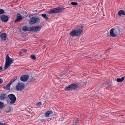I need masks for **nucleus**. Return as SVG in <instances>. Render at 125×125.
<instances>
[{
    "mask_svg": "<svg viewBox=\"0 0 125 125\" xmlns=\"http://www.w3.org/2000/svg\"><path fill=\"white\" fill-rule=\"evenodd\" d=\"M121 30L119 28L112 29L110 31V34L112 37H115L119 35Z\"/></svg>",
    "mask_w": 125,
    "mask_h": 125,
    "instance_id": "obj_1",
    "label": "nucleus"
},
{
    "mask_svg": "<svg viewBox=\"0 0 125 125\" xmlns=\"http://www.w3.org/2000/svg\"><path fill=\"white\" fill-rule=\"evenodd\" d=\"M14 60L13 59L10 58L8 55L7 54L6 57L4 67V70H6L8 68L12 63V62Z\"/></svg>",
    "mask_w": 125,
    "mask_h": 125,
    "instance_id": "obj_2",
    "label": "nucleus"
},
{
    "mask_svg": "<svg viewBox=\"0 0 125 125\" xmlns=\"http://www.w3.org/2000/svg\"><path fill=\"white\" fill-rule=\"evenodd\" d=\"M82 31L83 30L81 29L73 30L70 32V35L72 37L78 36L81 34Z\"/></svg>",
    "mask_w": 125,
    "mask_h": 125,
    "instance_id": "obj_3",
    "label": "nucleus"
},
{
    "mask_svg": "<svg viewBox=\"0 0 125 125\" xmlns=\"http://www.w3.org/2000/svg\"><path fill=\"white\" fill-rule=\"evenodd\" d=\"M79 86L77 84L74 83L72 84L65 87V90L66 91H72L76 89Z\"/></svg>",
    "mask_w": 125,
    "mask_h": 125,
    "instance_id": "obj_4",
    "label": "nucleus"
},
{
    "mask_svg": "<svg viewBox=\"0 0 125 125\" xmlns=\"http://www.w3.org/2000/svg\"><path fill=\"white\" fill-rule=\"evenodd\" d=\"M25 87L24 83L20 82L18 83L16 85L15 88L17 91H20L23 89Z\"/></svg>",
    "mask_w": 125,
    "mask_h": 125,
    "instance_id": "obj_5",
    "label": "nucleus"
},
{
    "mask_svg": "<svg viewBox=\"0 0 125 125\" xmlns=\"http://www.w3.org/2000/svg\"><path fill=\"white\" fill-rule=\"evenodd\" d=\"M63 9L60 8H57L48 11V13L50 14H52L53 13H56L60 12L62 11Z\"/></svg>",
    "mask_w": 125,
    "mask_h": 125,
    "instance_id": "obj_6",
    "label": "nucleus"
},
{
    "mask_svg": "<svg viewBox=\"0 0 125 125\" xmlns=\"http://www.w3.org/2000/svg\"><path fill=\"white\" fill-rule=\"evenodd\" d=\"M40 20L38 18H35L34 17H32L30 19L29 23L31 25L37 22H39Z\"/></svg>",
    "mask_w": 125,
    "mask_h": 125,
    "instance_id": "obj_7",
    "label": "nucleus"
},
{
    "mask_svg": "<svg viewBox=\"0 0 125 125\" xmlns=\"http://www.w3.org/2000/svg\"><path fill=\"white\" fill-rule=\"evenodd\" d=\"M8 96L9 97L11 101L10 102V104H14L16 101V99L15 96L13 94H10L8 95Z\"/></svg>",
    "mask_w": 125,
    "mask_h": 125,
    "instance_id": "obj_8",
    "label": "nucleus"
},
{
    "mask_svg": "<svg viewBox=\"0 0 125 125\" xmlns=\"http://www.w3.org/2000/svg\"><path fill=\"white\" fill-rule=\"evenodd\" d=\"M42 27V26H36L31 27V31H33L34 32L39 31L40 30Z\"/></svg>",
    "mask_w": 125,
    "mask_h": 125,
    "instance_id": "obj_9",
    "label": "nucleus"
},
{
    "mask_svg": "<svg viewBox=\"0 0 125 125\" xmlns=\"http://www.w3.org/2000/svg\"><path fill=\"white\" fill-rule=\"evenodd\" d=\"M29 78V77L27 75H23L21 77L20 80L22 81L25 82L28 80Z\"/></svg>",
    "mask_w": 125,
    "mask_h": 125,
    "instance_id": "obj_10",
    "label": "nucleus"
},
{
    "mask_svg": "<svg viewBox=\"0 0 125 125\" xmlns=\"http://www.w3.org/2000/svg\"><path fill=\"white\" fill-rule=\"evenodd\" d=\"M0 19L3 22H6L8 21V17L6 16L2 15L1 16Z\"/></svg>",
    "mask_w": 125,
    "mask_h": 125,
    "instance_id": "obj_11",
    "label": "nucleus"
},
{
    "mask_svg": "<svg viewBox=\"0 0 125 125\" xmlns=\"http://www.w3.org/2000/svg\"><path fill=\"white\" fill-rule=\"evenodd\" d=\"M53 114V112L51 110L48 111L45 113V116L47 117H49L50 116H52Z\"/></svg>",
    "mask_w": 125,
    "mask_h": 125,
    "instance_id": "obj_12",
    "label": "nucleus"
},
{
    "mask_svg": "<svg viewBox=\"0 0 125 125\" xmlns=\"http://www.w3.org/2000/svg\"><path fill=\"white\" fill-rule=\"evenodd\" d=\"M22 19L21 15L18 13L17 15V18L15 21V22H17L20 21Z\"/></svg>",
    "mask_w": 125,
    "mask_h": 125,
    "instance_id": "obj_13",
    "label": "nucleus"
},
{
    "mask_svg": "<svg viewBox=\"0 0 125 125\" xmlns=\"http://www.w3.org/2000/svg\"><path fill=\"white\" fill-rule=\"evenodd\" d=\"M0 38L1 41L5 40L6 39V33H4L1 34L0 35Z\"/></svg>",
    "mask_w": 125,
    "mask_h": 125,
    "instance_id": "obj_14",
    "label": "nucleus"
},
{
    "mask_svg": "<svg viewBox=\"0 0 125 125\" xmlns=\"http://www.w3.org/2000/svg\"><path fill=\"white\" fill-rule=\"evenodd\" d=\"M22 30L24 31H31V27H28L27 26H23L22 27Z\"/></svg>",
    "mask_w": 125,
    "mask_h": 125,
    "instance_id": "obj_15",
    "label": "nucleus"
},
{
    "mask_svg": "<svg viewBox=\"0 0 125 125\" xmlns=\"http://www.w3.org/2000/svg\"><path fill=\"white\" fill-rule=\"evenodd\" d=\"M125 78V77H123L121 78H118L116 79V81L118 83L122 82Z\"/></svg>",
    "mask_w": 125,
    "mask_h": 125,
    "instance_id": "obj_16",
    "label": "nucleus"
},
{
    "mask_svg": "<svg viewBox=\"0 0 125 125\" xmlns=\"http://www.w3.org/2000/svg\"><path fill=\"white\" fill-rule=\"evenodd\" d=\"M118 14L119 16H121L122 15H125V13L124 11L121 10L119 11L118 12Z\"/></svg>",
    "mask_w": 125,
    "mask_h": 125,
    "instance_id": "obj_17",
    "label": "nucleus"
},
{
    "mask_svg": "<svg viewBox=\"0 0 125 125\" xmlns=\"http://www.w3.org/2000/svg\"><path fill=\"white\" fill-rule=\"evenodd\" d=\"M6 95L5 94H2L0 96V99L1 100L4 99L6 98Z\"/></svg>",
    "mask_w": 125,
    "mask_h": 125,
    "instance_id": "obj_18",
    "label": "nucleus"
},
{
    "mask_svg": "<svg viewBox=\"0 0 125 125\" xmlns=\"http://www.w3.org/2000/svg\"><path fill=\"white\" fill-rule=\"evenodd\" d=\"M11 84L9 83L6 85L5 88L8 90H10V87Z\"/></svg>",
    "mask_w": 125,
    "mask_h": 125,
    "instance_id": "obj_19",
    "label": "nucleus"
},
{
    "mask_svg": "<svg viewBox=\"0 0 125 125\" xmlns=\"http://www.w3.org/2000/svg\"><path fill=\"white\" fill-rule=\"evenodd\" d=\"M42 16L46 20H47L48 19V17H47V15L46 14H42Z\"/></svg>",
    "mask_w": 125,
    "mask_h": 125,
    "instance_id": "obj_20",
    "label": "nucleus"
},
{
    "mask_svg": "<svg viewBox=\"0 0 125 125\" xmlns=\"http://www.w3.org/2000/svg\"><path fill=\"white\" fill-rule=\"evenodd\" d=\"M74 124H72V125H77V124L79 122V120L75 119L74 121Z\"/></svg>",
    "mask_w": 125,
    "mask_h": 125,
    "instance_id": "obj_21",
    "label": "nucleus"
},
{
    "mask_svg": "<svg viewBox=\"0 0 125 125\" xmlns=\"http://www.w3.org/2000/svg\"><path fill=\"white\" fill-rule=\"evenodd\" d=\"M31 58L33 60H35L36 58V56L35 55H31L30 56Z\"/></svg>",
    "mask_w": 125,
    "mask_h": 125,
    "instance_id": "obj_22",
    "label": "nucleus"
},
{
    "mask_svg": "<svg viewBox=\"0 0 125 125\" xmlns=\"http://www.w3.org/2000/svg\"><path fill=\"white\" fill-rule=\"evenodd\" d=\"M16 80V79H11L10 81L9 82V83L11 84L13 82H14L15 80Z\"/></svg>",
    "mask_w": 125,
    "mask_h": 125,
    "instance_id": "obj_23",
    "label": "nucleus"
},
{
    "mask_svg": "<svg viewBox=\"0 0 125 125\" xmlns=\"http://www.w3.org/2000/svg\"><path fill=\"white\" fill-rule=\"evenodd\" d=\"M3 106V103L0 102V109L2 108Z\"/></svg>",
    "mask_w": 125,
    "mask_h": 125,
    "instance_id": "obj_24",
    "label": "nucleus"
},
{
    "mask_svg": "<svg viewBox=\"0 0 125 125\" xmlns=\"http://www.w3.org/2000/svg\"><path fill=\"white\" fill-rule=\"evenodd\" d=\"M78 3L76 2H72L71 3V4L75 6L78 4Z\"/></svg>",
    "mask_w": 125,
    "mask_h": 125,
    "instance_id": "obj_25",
    "label": "nucleus"
},
{
    "mask_svg": "<svg viewBox=\"0 0 125 125\" xmlns=\"http://www.w3.org/2000/svg\"><path fill=\"white\" fill-rule=\"evenodd\" d=\"M4 10L3 9H0V14H2L4 12Z\"/></svg>",
    "mask_w": 125,
    "mask_h": 125,
    "instance_id": "obj_26",
    "label": "nucleus"
},
{
    "mask_svg": "<svg viewBox=\"0 0 125 125\" xmlns=\"http://www.w3.org/2000/svg\"><path fill=\"white\" fill-rule=\"evenodd\" d=\"M27 50L26 49H23L21 51V53L23 52H25Z\"/></svg>",
    "mask_w": 125,
    "mask_h": 125,
    "instance_id": "obj_27",
    "label": "nucleus"
},
{
    "mask_svg": "<svg viewBox=\"0 0 125 125\" xmlns=\"http://www.w3.org/2000/svg\"><path fill=\"white\" fill-rule=\"evenodd\" d=\"M42 104V103L41 102H39L37 104V105L40 106Z\"/></svg>",
    "mask_w": 125,
    "mask_h": 125,
    "instance_id": "obj_28",
    "label": "nucleus"
},
{
    "mask_svg": "<svg viewBox=\"0 0 125 125\" xmlns=\"http://www.w3.org/2000/svg\"><path fill=\"white\" fill-rule=\"evenodd\" d=\"M78 27L79 28H81V29L83 28V26L82 25H79L78 26Z\"/></svg>",
    "mask_w": 125,
    "mask_h": 125,
    "instance_id": "obj_29",
    "label": "nucleus"
},
{
    "mask_svg": "<svg viewBox=\"0 0 125 125\" xmlns=\"http://www.w3.org/2000/svg\"><path fill=\"white\" fill-rule=\"evenodd\" d=\"M2 82V80L1 79H0V84Z\"/></svg>",
    "mask_w": 125,
    "mask_h": 125,
    "instance_id": "obj_30",
    "label": "nucleus"
},
{
    "mask_svg": "<svg viewBox=\"0 0 125 125\" xmlns=\"http://www.w3.org/2000/svg\"><path fill=\"white\" fill-rule=\"evenodd\" d=\"M6 124H2L1 123H0V125H6Z\"/></svg>",
    "mask_w": 125,
    "mask_h": 125,
    "instance_id": "obj_31",
    "label": "nucleus"
},
{
    "mask_svg": "<svg viewBox=\"0 0 125 125\" xmlns=\"http://www.w3.org/2000/svg\"><path fill=\"white\" fill-rule=\"evenodd\" d=\"M37 10H33V11L34 12H36L37 11Z\"/></svg>",
    "mask_w": 125,
    "mask_h": 125,
    "instance_id": "obj_32",
    "label": "nucleus"
},
{
    "mask_svg": "<svg viewBox=\"0 0 125 125\" xmlns=\"http://www.w3.org/2000/svg\"><path fill=\"white\" fill-rule=\"evenodd\" d=\"M2 67H0V70H2Z\"/></svg>",
    "mask_w": 125,
    "mask_h": 125,
    "instance_id": "obj_33",
    "label": "nucleus"
}]
</instances>
